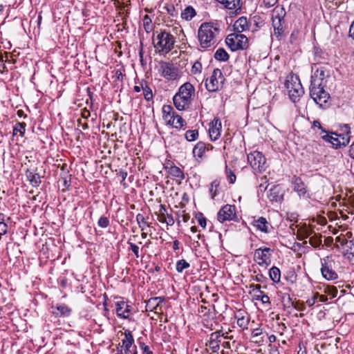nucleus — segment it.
Masks as SVG:
<instances>
[{"label":"nucleus","mask_w":354,"mask_h":354,"mask_svg":"<svg viewBox=\"0 0 354 354\" xmlns=\"http://www.w3.org/2000/svg\"><path fill=\"white\" fill-rule=\"evenodd\" d=\"M176 38L165 29L156 30L153 34V45L160 55L169 53L174 48Z\"/></svg>","instance_id":"nucleus-1"},{"label":"nucleus","mask_w":354,"mask_h":354,"mask_svg":"<svg viewBox=\"0 0 354 354\" xmlns=\"http://www.w3.org/2000/svg\"><path fill=\"white\" fill-rule=\"evenodd\" d=\"M194 94L195 88L190 82L183 84L173 97L175 107L179 111L187 109L192 103Z\"/></svg>","instance_id":"nucleus-2"},{"label":"nucleus","mask_w":354,"mask_h":354,"mask_svg":"<svg viewBox=\"0 0 354 354\" xmlns=\"http://www.w3.org/2000/svg\"><path fill=\"white\" fill-rule=\"evenodd\" d=\"M219 29L212 23H203L198 30V38L200 46L208 48L216 43V36Z\"/></svg>","instance_id":"nucleus-3"},{"label":"nucleus","mask_w":354,"mask_h":354,"mask_svg":"<svg viewBox=\"0 0 354 354\" xmlns=\"http://www.w3.org/2000/svg\"><path fill=\"white\" fill-rule=\"evenodd\" d=\"M234 32L227 35L225 42L228 47L232 50H236L243 48V17H239L234 23Z\"/></svg>","instance_id":"nucleus-4"},{"label":"nucleus","mask_w":354,"mask_h":354,"mask_svg":"<svg viewBox=\"0 0 354 354\" xmlns=\"http://www.w3.org/2000/svg\"><path fill=\"white\" fill-rule=\"evenodd\" d=\"M285 87L288 91L289 97L293 102L299 100L304 93V88L297 75L290 74L285 81Z\"/></svg>","instance_id":"nucleus-5"},{"label":"nucleus","mask_w":354,"mask_h":354,"mask_svg":"<svg viewBox=\"0 0 354 354\" xmlns=\"http://www.w3.org/2000/svg\"><path fill=\"white\" fill-rule=\"evenodd\" d=\"M326 84H317V82L310 83V95L316 104L322 108L328 106L329 93L325 91Z\"/></svg>","instance_id":"nucleus-6"},{"label":"nucleus","mask_w":354,"mask_h":354,"mask_svg":"<svg viewBox=\"0 0 354 354\" xmlns=\"http://www.w3.org/2000/svg\"><path fill=\"white\" fill-rule=\"evenodd\" d=\"M351 232H347L346 235L337 236L334 244L335 247L348 259L354 257V239H351Z\"/></svg>","instance_id":"nucleus-7"},{"label":"nucleus","mask_w":354,"mask_h":354,"mask_svg":"<svg viewBox=\"0 0 354 354\" xmlns=\"http://www.w3.org/2000/svg\"><path fill=\"white\" fill-rule=\"evenodd\" d=\"M225 77L218 68H215L210 77L206 80L205 87L209 92H216L219 91L223 84Z\"/></svg>","instance_id":"nucleus-8"},{"label":"nucleus","mask_w":354,"mask_h":354,"mask_svg":"<svg viewBox=\"0 0 354 354\" xmlns=\"http://www.w3.org/2000/svg\"><path fill=\"white\" fill-rule=\"evenodd\" d=\"M285 12L283 8H275L272 15V26L274 28V34L277 37L281 36L283 32V27L282 21H283V17Z\"/></svg>","instance_id":"nucleus-9"},{"label":"nucleus","mask_w":354,"mask_h":354,"mask_svg":"<svg viewBox=\"0 0 354 354\" xmlns=\"http://www.w3.org/2000/svg\"><path fill=\"white\" fill-rule=\"evenodd\" d=\"M248 161L254 171H261L264 169L266 158L261 152L254 151L248 154Z\"/></svg>","instance_id":"nucleus-10"},{"label":"nucleus","mask_w":354,"mask_h":354,"mask_svg":"<svg viewBox=\"0 0 354 354\" xmlns=\"http://www.w3.org/2000/svg\"><path fill=\"white\" fill-rule=\"evenodd\" d=\"M124 335V338L122 339L123 351H120V354H138L136 346H133L134 338L131 332L125 330Z\"/></svg>","instance_id":"nucleus-11"},{"label":"nucleus","mask_w":354,"mask_h":354,"mask_svg":"<svg viewBox=\"0 0 354 354\" xmlns=\"http://www.w3.org/2000/svg\"><path fill=\"white\" fill-rule=\"evenodd\" d=\"M314 74L311 77V83L317 82V84H326V79L330 76L329 71L324 66H317L315 64L313 66Z\"/></svg>","instance_id":"nucleus-12"},{"label":"nucleus","mask_w":354,"mask_h":354,"mask_svg":"<svg viewBox=\"0 0 354 354\" xmlns=\"http://www.w3.org/2000/svg\"><path fill=\"white\" fill-rule=\"evenodd\" d=\"M236 207L234 205H225L218 212L217 218L219 222L223 223L226 221H237L236 216Z\"/></svg>","instance_id":"nucleus-13"},{"label":"nucleus","mask_w":354,"mask_h":354,"mask_svg":"<svg viewBox=\"0 0 354 354\" xmlns=\"http://www.w3.org/2000/svg\"><path fill=\"white\" fill-rule=\"evenodd\" d=\"M271 250L268 248L257 249L254 252V258L259 264H268L270 262Z\"/></svg>","instance_id":"nucleus-14"},{"label":"nucleus","mask_w":354,"mask_h":354,"mask_svg":"<svg viewBox=\"0 0 354 354\" xmlns=\"http://www.w3.org/2000/svg\"><path fill=\"white\" fill-rule=\"evenodd\" d=\"M162 75L168 80H176L178 77L176 68L169 63H163L161 65Z\"/></svg>","instance_id":"nucleus-15"},{"label":"nucleus","mask_w":354,"mask_h":354,"mask_svg":"<svg viewBox=\"0 0 354 354\" xmlns=\"http://www.w3.org/2000/svg\"><path fill=\"white\" fill-rule=\"evenodd\" d=\"M158 220L160 223H165L167 225H173L174 219L171 214L167 213V209L164 205H160L158 212Z\"/></svg>","instance_id":"nucleus-16"},{"label":"nucleus","mask_w":354,"mask_h":354,"mask_svg":"<svg viewBox=\"0 0 354 354\" xmlns=\"http://www.w3.org/2000/svg\"><path fill=\"white\" fill-rule=\"evenodd\" d=\"M52 313L55 317H69L71 315L72 309L64 304H57L51 307Z\"/></svg>","instance_id":"nucleus-17"},{"label":"nucleus","mask_w":354,"mask_h":354,"mask_svg":"<svg viewBox=\"0 0 354 354\" xmlns=\"http://www.w3.org/2000/svg\"><path fill=\"white\" fill-rule=\"evenodd\" d=\"M267 196L271 202H280L283 199V194L279 185H274L268 191Z\"/></svg>","instance_id":"nucleus-18"},{"label":"nucleus","mask_w":354,"mask_h":354,"mask_svg":"<svg viewBox=\"0 0 354 354\" xmlns=\"http://www.w3.org/2000/svg\"><path fill=\"white\" fill-rule=\"evenodd\" d=\"M221 123L218 119H214L209 124V134L212 140H216L221 136Z\"/></svg>","instance_id":"nucleus-19"},{"label":"nucleus","mask_w":354,"mask_h":354,"mask_svg":"<svg viewBox=\"0 0 354 354\" xmlns=\"http://www.w3.org/2000/svg\"><path fill=\"white\" fill-rule=\"evenodd\" d=\"M251 224L261 232L265 233H268L269 232V227L270 225L264 217L261 216L257 219H252Z\"/></svg>","instance_id":"nucleus-20"},{"label":"nucleus","mask_w":354,"mask_h":354,"mask_svg":"<svg viewBox=\"0 0 354 354\" xmlns=\"http://www.w3.org/2000/svg\"><path fill=\"white\" fill-rule=\"evenodd\" d=\"M263 21L259 17L254 16L248 21L245 17V30H249L252 32L257 30V28L261 26Z\"/></svg>","instance_id":"nucleus-21"},{"label":"nucleus","mask_w":354,"mask_h":354,"mask_svg":"<svg viewBox=\"0 0 354 354\" xmlns=\"http://www.w3.org/2000/svg\"><path fill=\"white\" fill-rule=\"evenodd\" d=\"M130 306L125 302H118L116 304V313L117 315L123 319H127L130 315Z\"/></svg>","instance_id":"nucleus-22"},{"label":"nucleus","mask_w":354,"mask_h":354,"mask_svg":"<svg viewBox=\"0 0 354 354\" xmlns=\"http://www.w3.org/2000/svg\"><path fill=\"white\" fill-rule=\"evenodd\" d=\"M162 297H151L146 302V310L148 311L156 310L159 305L164 301Z\"/></svg>","instance_id":"nucleus-23"},{"label":"nucleus","mask_w":354,"mask_h":354,"mask_svg":"<svg viewBox=\"0 0 354 354\" xmlns=\"http://www.w3.org/2000/svg\"><path fill=\"white\" fill-rule=\"evenodd\" d=\"M293 189L298 193L299 196H304L306 193V187L301 179L294 176L292 178Z\"/></svg>","instance_id":"nucleus-24"},{"label":"nucleus","mask_w":354,"mask_h":354,"mask_svg":"<svg viewBox=\"0 0 354 354\" xmlns=\"http://www.w3.org/2000/svg\"><path fill=\"white\" fill-rule=\"evenodd\" d=\"M305 237H309L310 244L315 248L319 246L322 243L321 236L313 234L311 230L307 229L305 230Z\"/></svg>","instance_id":"nucleus-25"},{"label":"nucleus","mask_w":354,"mask_h":354,"mask_svg":"<svg viewBox=\"0 0 354 354\" xmlns=\"http://www.w3.org/2000/svg\"><path fill=\"white\" fill-rule=\"evenodd\" d=\"M321 272L322 276L327 280H333L337 278V274L327 263L322 264Z\"/></svg>","instance_id":"nucleus-26"},{"label":"nucleus","mask_w":354,"mask_h":354,"mask_svg":"<svg viewBox=\"0 0 354 354\" xmlns=\"http://www.w3.org/2000/svg\"><path fill=\"white\" fill-rule=\"evenodd\" d=\"M26 176L28 181L33 187H38L41 183L40 175L29 169L26 171Z\"/></svg>","instance_id":"nucleus-27"},{"label":"nucleus","mask_w":354,"mask_h":354,"mask_svg":"<svg viewBox=\"0 0 354 354\" xmlns=\"http://www.w3.org/2000/svg\"><path fill=\"white\" fill-rule=\"evenodd\" d=\"M206 150H209L206 145L203 142H198L193 149V154L194 156L201 158Z\"/></svg>","instance_id":"nucleus-28"},{"label":"nucleus","mask_w":354,"mask_h":354,"mask_svg":"<svg viewBox=\"0 0 354 354\" xmlns=\"http://www.w3.org/2000/svg\"><path fill=\"white\" fill-rule=\"evenodd\" d=\"M333 135V133L328 134L326 132L321 137L324 140L331 143L335 148L340 147V139L338 137H334Z\"/></svg>","instance_id":"nucleus-29"},{"label":"nucleus","mask_w":354,"mask_h":354,"mask_svg":"<svg viewBox=\"0 0 354 354\" xmlns=\"http://www.w3.org/2000/svg\"><path fill=\"white\" fill-rule=\"evenodd\" d=\"M169 174L176 180L181 181L185 178V174L183 171L175 165L171 166L169 169Z\"/></svg>","instance_id":"nucleus-30"},{"label":"nucleus","mask_w":354,"mask_h":354,"mask_svg":"<svg viewBox=\"0 0 354 354\" xmlns=\"http://www.w3.org/2000/svg\"><path fill=\"white\" fill-rule=\"evenodd\" d=\"M260 288H261V286L259 284H257L255 286H254V285L250 286V289H252V290H250L248 293H249V295L250 296L252 300H254V299L259 300L261 295L262 294V291L260 290Z\"/></svg>","instance_id":"nucleus-31"},{"label":"nucleus","mask_w":354,"mask_h":354,"mask_svg":"<svg viewBox=\"0 0 354 354\" xmlns=\"http://www.w3.org/2000/svg\"><path fill=\"white\" fill-rule=\"evenodd\" d=\"M344 132H346L345 134H335L336 136H338V138L340 139V147L346 146L350 142V136H348V134L350 133V128L347 125L345 126Z\"/></svg>","instance_id":"nucleus-32"},{"label":"nucleus","mask_w":354,"mask_h":354,"mask_svg":"<svg viewBox=\"0 0 354 354\" xmlns=\"http://www.w3.org/2000/svg\"><path fill=\"white\" fill-rule=\"evenodd\" d=\"M220 3L225 6V7L227 9H235V8L238 6L239 9L241 10V7L239 6V3L241 0H216Z\"/></svg>","instance_id":"nucleus-33"},{"label":"nucleus","mask_w":354,"mask_h":354,"mask_svg":"<svg viewBox=\"0 0 354 354\" xmlns=\"http://www.w3.org/2000/svg\"><path fill=\"white\" fill-rule=\"evenodd\" d=\"M246 329L250 333L252 340L254 342H259V336L262 333V330L259 328H253L252 326L246 327Z\"/></svg>","instance_id":"nucleus-34"},{"label":"nucleus","mask_w":354,"mask_h":354,"mask_svg":"<svg viewBox=\"0 0 354 354\" xmlns=\"http://www.w3.org/2000/svg\"><path fill=\"white\" fill-rule=\"evenodd\" d=\"M270 277L274 283H278L281 279V272L280 270L273 266L270 269L269 271Z\"/></svg>","instance_id":"nucleus-35"},{"label":"nucleus","mask_w":354,"mask_h":354,"mask_svg":"<svg viewBox=\"0 0 354 354\" xmlns=\"http://www.w3.org/2000/svg\"><path fill=\"white\" fill-rule=\"evenodd\" d=\"M196 15V11L192 6H187L181 13L183 19L190 21Z\"/></svg>","instance_id":"nucleus-36"},{"label":"nucleus","mask_w":354,"mask_h":354,"mask_svg":"<svg viewBox=\"0 0 354 354\" xmlns=\"http://www.w3.org/2000/svg\"><path fill=\"white\" fill-rule=\"evenodd\" d=\"M214 58L218 61L225 62L229 59V55L225 49L219 48L215 52Z\"/></svg>","instance_id":"nucleus-37"},{"label":"nucleus","mask_w":354,"mask_h":354,"mask_svg":"<svg viewBox=\"0 0 354 354\" xmlns=\"http://www.w3.org/2000/svg\"><path fill=\"white\" fill-rule=\"evenodd\" d=\"M220 182H221L220 179H215L210 184V187H209V194L211 195V198L212 199H214V197L218 193V187L220 185Z\"/></svg>","instance_id":"nucleus-38"},{"label":"nucleus","mask_w":354,"mask_h":354,"mask_svg":"<svg viewBox=\"0 0 354 354\" xmlns=\"http://www.w3.org/2000/svg\"><path fill=\"white\" fill-rule=\"evenodd\" d=\"M142 90L143 91V95L147 101L151 100L153 99V93L151 88L148 86L147 82L142 83Z\"/></svg>","instance_id":"nucleus-39"},{"label":"nucleus","mask_w":354,"mask_h":354,"mask_svg":"<svg viewBox=\"0 0 354 354\" xmlns=\"http://www.w3.org/2000/svg\"><path fill=\"white\" fill-rule=\"evenodd\" d=\"M324 292L330 296V299H333L337 296V289L333 286H323Z\"/></svg>","instance_id":"nucleus-40"},{"label":"nucleus","mask_w":354,"mask_h":354,"mask_svg":"<svg viewBox=\"0 0 354 354\" xmlns=\"http://www.w3.org/2000/svg\"><path fill=\"white\" fill-rule=\"evenodd\" d=\"M26 123L17 122L13 128V134L19 133L21 136H24L26 131Z\"/></svg>","instance_id":"nucleus-41"},{"label":"nucleus","mask_w":354,"mask_h":354,"mask_svg":"<svg viewBox=\"0 0 354 354\" xmlns=\"http://www.w3.org/2000/svg\"><path fill=\"white\" fill-rule=\"evenodd\" d=\"M162 117L164 120H168L169 118H171L175 112L173 111V108L170 105H165L162 107Z\"/></svg>","instance_id":"nucleus-42"},{"label":"nucleus","mask_w":354,"mask_h":354,"mask_svg":"<svg viewBox=\"0 0 354 354\" xmlns=\"http://www.w3.org/2000/svg\"><path fill=\"white\" fill-rule=\"evenodd\" d=\"M174 127L176 129H180L186 125L185 120L179 115L174 114Z\"/></svg>","instance_id":"nucleus-43"},{"label":"nucleus","mask_w":354,"mask_h":354,"mask_svg":"<svg viewBox=\"0 0 354 354\" xmlns=\"http://www.w3.org/2000/svg\"><path fill=\"white\" fill-rule=\"evenodd\" d=\"M189 267V263L185 259H180L177 261L176 266V270L178 272H182L185 269Z\"/></svg>","instance_id":"nucleus-44"},{"label":"nucleus","mask_w":354,"mask_h":354,"mask_svg":"<svg viewBox=\"0 0 354 354\" xmlns=\"http://www.w3.org/2000/svg\"><path fill=\"white\" fill-rule=\"evenodd\" d=\"M198 132L197 130H188L185 133V138L187 141L191 142L197 139Z\"/></svg>","instance_id":"nucleus-45"},{"label":"nucleus","mask_w":354,"mask_h":354,"mask_svg":"<svg viewBox=\"0 0 354 354\" xmlns=\"http://www.w3.org/2000/svg\"><path fill=\"white\" fill-rule=\"evenodd\" d=\"M225 175L230 184H234L235 183L236 179V175L227 166L225 167Z\"/></svg>","instance_id":"nucleus-46"},{"label":"nucleus","mask_w":354,"mask_h":354,"mask_svg":"<svg viewBox=\"0 0 354 354\" xmlns=\"http://www.w3.org/2000/svg\"><path fill=\"white\" fill-rule=\"evenodd\" d=\"M196 218L198 221V225H200L203 228H205L206 227V223H207V220L206 218L203 216V214L202 213H199L196 216Z\"/></svg>","instance_id":"nucleus-47"},{"label":"nucleus","mask_w":354,"mask_h":354,"mask_svg":"<svg viewBox=\"0 0 354 354\" xmlns=\"http://www.w3.org/2000/svg\"><path fill=\"white\" fill-rule=\"evenodd\" d=\"M221 342H208L206 345L209 347L212 352L215 353L219 350V343Z\"/></svg>","instance_id":"nucleus-48"},{"label":"nucleus","mask_w":354,"mask_h":354,"mask_svg":"<svg viewBox=\"0 0 354 354\" xmlns=\"http://www.w3.org/2000/svg\"><path fill=\"white\" fill-rule=\"evenodd\" d=\"M324 53L319 48H315V60L317 62H321L322 59H325Z\"/></svg>","instance_id":"nucleus-49"},{"label":"nucleus","mask_w":354,"mask_h":354,"mask_svg":"<svg viewBox=\"0 0 354 354\" xmlns=\"http://www.w3.org/2000/svg\"><path fill=\"white\" fill-rule=\"evenodd\" d=\"M98 225L101 227L105 228L109 225V220L107 217L101 216L98 220Z\"/></svg>","instance_id":"nucleus-50"},{"label":"nucleus","mask_w":354,"mask_h":354,"mask_svg":"<svg viewBox=\"0 0 354 354\" xmlns=\"http://www.w3.org/2000/svg\"><path fill=\"white\" fill-rule=\"evenodd\" d=\"M221 331H216L210 335L209 340L208 342H221Z\"/></svg>","instance_id":"nucleus-51"},{"label":"nucleus","mask_w":354,"mask_h":354,"mask_svg":"<svg viewBox=\"0 0 354 354\" xmlns=\"http://www.w3.org/2000/svg\"><path fill=\"white\" fill-rule=\"evenodd\" d=\"M136 220H137V222H138V223L139 225L140 228L141 229L142 231H143L144 230V227L141 225V223L147 225V221L145 220V218L144 217V216L142 214H138L136 216Z\"/></svg>","instance_id":"nucleus-52"},{"label":"nucleus","mask_w":354,"mask_h":354,"mask_svg":"<svg viewBox=\"0 0 354 354\" xmlns=\"http://www.w3.org/2000/svg\"><path fill=\"white\" fill-rule=\"evenodd\" d=\"M139 346L142 351V354H153V352L149 350V347L145 343L139 342Z\"/></svg>","instance_id":"nucleus-53"},{"label":"nucleus","mask_w":354,"mask_h":354,"mask_svg":"<svg viewBox=\"0 0 354 354\" xmlns=\"http://www.w3.org/2000/svg\"><path fill=\"white\" fill-rule=\"evenodd\" d=\"M129 245H130V248L132 250V252L134 253L135 256L138 258L139 257V248L136 244L128 242Z\"/></svg>","instance_id":"nucleus-54"},{"label":"nucleus","mask_w":354,"mask_h":354,"mask_svg":"<svg viewBox=\"0 0 354 354\" xmlns=\"http://www.w3.org/2000/svg\"><path fill=\"white\" fill-rule=\"evenodd\" d=\"M313 128H317L321 131L320 135L322 136V133H326V131L322 128L320 122L318 120H314L313 122Z\"/></svg>","instance_id":"nucleus-55"},{"label":"nucleus","mask_w":354,"mask_h":354,"mask_svg":"<svg viewBox=\"0 0 354 354\" xmlns=\"http://www.w3.org/2000/svg\"><path fill=\"white\" fill-rule=\"evenodd\" d=\"M77 125L79 127H81L83 130H86L88 128L87 122H86L83 119L77 120Z\"/></svg>","instance_id":"nucleus-56"},{"label":"nucleus","mask_w":354,"mask_h":354,"mask_svg":"<svg viewBox=\"0 0 354 354\" xmlns=\"http://www.w3.org/2000/svg\"><path fill=\"white\" fill-rule=\"evenodd\" d=\"M277 1L278 0H263L265 6L268 8L274 6Z\"/></svg>","instance_id":"nucleus-57"},{"label":"nucleus","mask_w":354,"mask_h":354,"mask_svg":"<svg viewBox=\"0 0 354 354\" xmlns=\"http://www.w3.org/2000/svg\"><path fill=\"white\" fill-rule=\"evenodd\" d=\"M81 115H82V119L85 120L88 117H90L91 113H90V111L88 110L84 109L82 110Z\"/></svg>","instance_id":"nucleus-58"},{"label":"nucleus","mask_w":354,"mask_h":354,"mask_svg":"<svg viewBox=\"0 0 354 354\" xmlns=\"http://www.w3.org/2000/svg\"><path fill=\"white\" fill-rule=\"evenodd\" d=\"M201 64L200 62H196L194 63V64L192 66V71H194V73L197 72V71H201Z\"/></svg>","instance_id":"nucleus-59"},{"label":"nucleus","mask_w":354,"mask_h":354,"mask_svg":"<svg viewBox=\"0 0 354 354\" xmlns=\"http://www.w3.org/2000/svg\"><path fill=\"white\" fill-rule=\"evenodd\" d=\"M259 300H261L262 301V303L266 304V303H269L270 299L268 295H264L263 292H262V294L261 295Z\"/></svg>","instance_id":"nucleus-60"},{"label":"nucleus","mask_w":354,"mask_h":354,"mask_svg":"<svg viewBox=\"0 0 354 354\" xmlns=\"http://www.w3.org/2000/svg\"><path fill=\"white\" fill-rule=\"evenodd\" d=\"M268 184H267V182H265L264 183H261L259 187V191L261 192H265L268 188Z\"/></svg>","instance_id":"nucleus-61"},{"label":"nucleus","mask_w":354,"mask_h":354,"mask_svg":"<svg viewBox=\"0 0 354 354\" xmlns=\"http://www.w3.org/2000/svg\"><path fill=\"white\" fill-rule=\"evenodd\" d=\"M348 35L351 38L354 39V21L352 22L351 25L350 26Z\"/></svg>","instance_id":"nucleus-62"},{"label":"nucleus","mask_w":354,"mask_h":354,"mask_svg":"<svg viewBox=\"0 0 354 354\" xmlns=\"http://www.w3.org/2000/svg\"><path fill=\"white\" fill-rule=\"evenodd\" d=\"M115 76L118 80H122L123 78V74L120 70L115 71Z\"/></svg>","instance_id":"nucleus-63"},{"label":"nucleus","mask_w":354,"mask_h":354,"mask_svg":"<svg viewBox=\"0 0 354 354\" xmlns=\"http://www.w3.org/2000/svg\"><path fill=\"white\" fill-rule=\"evenodd\" d=\"M348 154L352 158H354V142L349 148Z\"/></svg>","instance_id":"nucleus-64"}]
</instances>
